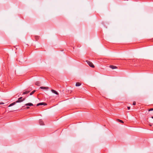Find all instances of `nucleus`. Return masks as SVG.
<instances>
[{
  "label": "nucleus",
  "instance_id": "1",
  "mask_svg": "<svg viewBox=\"0 0 153 153\" xmlns=\"http://www.w3.org/2000/svg\"><path fill=\"white\" fill-rule=\"evenodd\" d=\"M86 62L90 67L93 68H94V65L92 62L88 60H86Z\"/></svg>",
  "mask_w": 153,
  "mask_h": 153
},
{
  "label": "nucleus",
  "instance_id": "2",
  "mask_svg": "<svg viewBox=\"0 0 153 153\" xmlns=\"http://www.w3.org/2000/svg\"><path fill=\"white\" fill-rule=\"evenodd\" d=\"M22 97H20V98H19L18 99V100L16 101V102L17 103L20 102H21L24 101L25 100V99L24 98L22 100Z\"/></svg>",
  "mask_w": 153,
  "mask_h": 153
},
{
  "label": "nucleus",
  "instance_id": "3",
  "mask_svg": "<svg viewBox=\"0 0 153 153\" xmlns=\"http://www.w3.org/2000/svg\"><path fill=\"white\" fill-rule=\"evenodd\" d=\"M47 105V103L45 102H40L37 104L36 105L37 106H38L39 105Z\"/></svg>",
  "mask_w": 153,
  "mask_h": 153
},
{
  "label": "nucleus",
  "instance_id": "4",
  "mask_svg": "<svg viewBox=\"0 0 153 153\" xmlns=\"http://www.w3.org/2000/svg\"><path fill=\"white\" fill-rule=\"evenodd\" d=\"M109 67L110 68H111L112 69H115L117 68V66L113 65H110L109 66Z\"/></svg>",
  "mask_w": 153,
  "mask_h": 153
},
{
  "label": "nucleus",
  "instance_id": "5",
  "mask_svg": "<svg viewBox=\"0 0 153 153\" xmlns=\"http://www.w3.org/2000/svg\"><path fill=\"white\" fill-rule=\"evenodd\" d=\"M39 123L40 125H44V123L43 121H42V120H40L39 121Z\"/></svg>",
  "mask_w": 153,
  "mask_h": 153
},
{
  "label": "nucleus",
  "instance_id": "6",
  "mask_svg": "<svg viewBox=\"0 0 153 153\" xmlns=\"http://www.w3.org/2000/svg\"><path fill=\"white\" fill-rule=\"evenodd\" d=\"M33 104L31 103H28L26 104L25 105V106H33Z\"/></svg>",
  "mask_w": 153,
  "mask_h": 153
},
{
  "label": "nucleus",
  "instance_id": "7",
  "mask_svg": "<svg viewBox=\"0 0 153 153\" xmlns=\"http://www.w3.org/2000/svg\"><path fill=\"white\" fill-rule=\"evenodd\" d=\"M51 91L54 94H57V95H58L59 94L56 91H55V90H54L52 89L51 90Z\"/></svg>",
  "mask_w": 153,
  "mask_h": 153
},
{
  "label": "nucleus",
  "instance_id": "8",
  "mask_svg": "<svg viewBox=\"0 0 153 153\" xmlns=\"http://www.w3.org/2000/svg\"><path fill=\"white\" fill-rule=\"evenodd\" d=\"M40 88L42 89H44L46 90H48L49 89V88L48 87H41Z\"/></svg>",
  "mask_w": 153,
  "mask_h": 153
},
{
  "label": "nucleus",
  "instance_id": "9",
  "mask_svg": "<svg viewBox=\"0 0 153 153\" xmlns=\"http://www.w3.org/2000/svg\"><path fill=\"white\" fill-rule=\"evenodd\" d=\"M35 85L37 86H39L40 85V82L39 81H36L35 83Z\"/></svg>",
  "mask_w": 153,
  "mask_h": 153
},
{
  "label": "nucleus",
  "instance_id": "10",
  "mask_svg": "<svg viewBox=\"0 0 153 153\" xmlns=\"http://www.w3.org/2000/svg\"><path fill=\"white\" fill-rule=\"evenodd\" d=\"M30 91V90L25 91V92H23V93L22 94L23 95L27 94H28L29 93Z\"/></svg>",
  "mask_w": 153,
  "mask_h": 153
},
{
  "label": "nucleus",
  "instance_id": "11",
  "mask_svg": "<svg viewBox=\"0 0 153 153\" xmlns=\"http://www.w3.org/2000/svg\"><path fill=\"white\" fill-rule=\"evenodd\" d=\"M16 103H17V102H16H16H13V103H12L10 104L9 105L8 107H11V106H13V105H15V104H16Z\"/></svg>",
  "mask_w": 153,
  "mask_h": 153
},
{
  "label": "nucleus",
  "instance_id": "12",
  "mask_svg": "<svg viewBox=\"0 0 153 153\" xmlns=\"http://www.w3.org/2000/svg\"><path fill=\"white\" fill-rule=\"evenodd\" d=\"M81 83L79 82H77L76 84V86H79L81 85Z\"/></svg>",
  "mask_w": 153,
  "mask_h": 153
},
{
  "label": "nucleus",
  "instance_id": "13",
  "mask_svg": "<svg viewBox=\"0 0 153 153\" xmlns=\"http://www.w3.org/2000/svg\"><path fill=\"white\" fill-rule=\"evenodd\" d=\"M117 122H120L121 123H124V122L123 121H122V120H120V119H117Z\"/></svg>",
  "mask_w": 153,
  "mask_h": 153
},
{
  "label": "nucleus",
  "instance_id": "14",
  "mask_svg": "<svg viewBox=\"0 0 153 153\" xmlns=\"http://www.w3.org/2000/svg\"><path fill=\"white\" fill-rule=\"evenodd\" d=\"M36 91L35 90H34L33 91L31 92L30 93V95H31L32 94H33L36 92Z\"/></svg>",
  "mask_w": 153,
  "mask_h": 153
},
{
  "label": "nucleus",
  "instance_id": "15",
  "mask_svg": "<svg viewBox=\"0 0 153 153\" xmlns=\"http://www.w3.org/2000/svg\"><path fill=\"white\" fill-rule=\"evenodd\" d=\"M148 111H153V108H150L148 110Z\"/></svg>",
  "mask_w": 153,
  "mask_h": 153
},
{
  "label": "nucleus",
  "instance_id": "16",
  "mask_svg": "<svg viewBox=\"0 0 153 153\" xmlns=\"http://www.w3.org/2000/svg\"><path fill=\"white\" fill-rule=\"evenodd\" d=\"M136 105V102L135 101H134L133 103V105Z\"/></svg>",
  "mask_w": 153,
  "mask_h": 153
},
{
  "label": "nucleus",
  "instance_id": "17",
  "mask_svg": "<svg viewBox=\"0 0 153 153\" xmlns=\"http://www.w3.org/2000/svg\"><path fill=\"white\" fill-rule=\"evenodd\" d=\"M127 108L128 110H129L130 109V107L129 106H128Z\"/></svg>",
  "mask_w": 153,
  "mask_h": 153
},
{
  "label": "nucleus",
  "instance_id": "18",
  "mask_svg": "<svg viewBox=\"0 0 153 153\" xmlns=\"http://www.w3.org/2000/svg\"><path fill=\"white\" fill-rule=\"evenodd\" d=\"M29 108H30V107L29 106H27L26 108V109H29Z\"/></svg>",
  "mask_w": 153,
  "mask_h": 153
},
{
  "label": "nucleus",
  "instance_id": "19",
  "mask_svg": "<svg viewBox=\"0 0 153 153\" xmlns=\"http://www.w3.org/2000/svg\"><path fill=\"white\" fill-rule=\"evenodd\" d=\"M4 104V103L2 102H1L0 103V105L3 104Z\"/></svg>",
  "mask_w": 153,
  "mask_h": 153
},
{
  "label": "nucleus",
  "instance_id": "20",
  "mask_svg": "<svg viewBox=\"0 0 153 153\" xmlns=\"http://www.w3.org/2000/svg\"><path fill=\"white\" fill-rule=\"evenodd\" d=\"M152 117V119H153V116H152V117Z\"/></svg>",
  "mask_w": 153,
  "mask_h": 153
}]
</instances>
